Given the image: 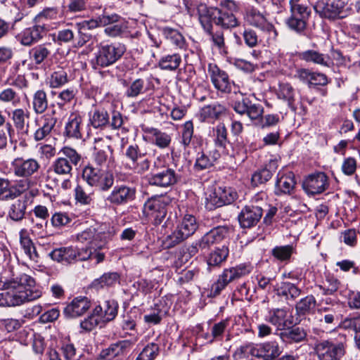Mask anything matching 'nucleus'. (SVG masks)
I'll return each instance as SVG.
<instances>
[{
	"label": "nucleus",
	"instance_id": "f257e3e1",
	"mask_svg": "<svg viewBox=\"0 0 360 360\" xmlns=\"http://www.w3.org/2000/svg\"><path fill=\"white\" fill-rule=\"evenodd\" d=\"M237 10V6L233 0H222L219 8H211L210 15L212 16L215 25L225 29L237 27L239 25L233 12Z\"/></svg>",
	"mask_w": 360,
	"mask_h": 360
},
{
	"label": "nucleus",
	"instance_id": "f03ea898",
	"mask_svg": "<svg viewBox=\"0 0 360 360\" xmlns=\"http://www.w3.org/2000/svg\"><path fill=\"white\" fill-rule=\"evenodd\" d=\"M197 229L198 224L195 217L191 214L185 215L172 233L165 239V246L167 248L176 246L191 236Z\"/></svg>",
	"mask_w": 360,
	"mask_h": 360
},
{
	"label": "nucleus",
	"instance_id": "7ed1b4c3",
	"mask_svg": "<svg viewBox=\"0 0 360 360\" xmlns=\"http://www.w3.org/2000/svg\"><path fill=\"white\" fill-rule=\"evenodd\" d=\"M173 198L168 195H155L149 198L143 205L144 214L153 219L155 224H160L165 218L167 207Z\"/></svg>",
	"mask_w": 360,
	"mask_h": 360
},
{
	"label": "nucleus",
	"instance_id": "20e7f679",
	"mask_svg": "<svg viewBox=\"0 0 360 360\" xmlns=\"http://www.w3.org/2000/svg\"><path fill=\"white\" fill-rule=\"evenodd\" d=\"M125 50L124 46L120 43L101 44L96 53L95 64L101 68L108 67L117 61Z\"/></svg>",
	"mask_w": 360,
	"mask_h": 360
},
{
	"label": "nucleus",
	"instance_id": "39448f33",
	"mask_svg": "<svg viewBox=\"0 0 360 360\" xmlns=\"http://www.w3.org/2000/svg\"><path fill=\"white\" fill-rule=\"evenodd\" d=\"M346 4L345 0H328L327 2L319 1L314 5V8L321 18L335 20L345 17L344 8Z\"/></svg>",
	"mask_w": 360,
	"mask_h": 360
},
{
	"label": "nucleus",
	"instance_id": "423d86ee",
	"mask_svg": "<svg viewBox=\"0 0 360 360\" xmlns=\"http://www.w3.org/2000/svg\"><path fill=\"white\" fill-rule=\"evenodd\" d=\"M315 352L319 360H340L345 354V349L341 342L323 340L316 344Z\"/></svg>",
	"mask_w": 360,
	"mask_h": 360
},
{
	"label": "nucleus",
	"instance_id": "0eeeda50",
	"mask_svg": "<svg viewBox=\"0 0 360 360\" xmlns=\"http://www.w3.org/2000/svg\"><path fill=\"white\" fill-rule=\"evenodd\" d=\"M291 15L286 20V24L289 29L297 33L303 32L307 27V20L310 11L308 8L302 4H296L291 6Z\"/></svg>",
	"mask_w": 360,
	"mask_h": 360
},
{
	"label": "nucleus",
	"instance_id": "6e6552de",
	"mask_svg": "<svg viewBox=\"0 0 360 360\" xmlns=\"http://www.w3.org/2000/svg\"><path fill=\"white\" fill-rule=\"evenodd\" d=\"M251 266L247 264H240L236 267L225 269L219 279L212 285L214 292H219L232 281L248 274Z\"/></svg>",
	"mask_w": 360,
	"mask_h": 360
},
{
	"label": "nucleus",
	"instance_id": "1a4fd4ad",
	"mask_svg": "<svg viewBox=\"0 0 360 360\" xmlns=\"http://www.w3.org/2000/svg\"><path fill=\"white\" fill-rule=\"evenodd\" d=\"M272 325L276 326L277 330H285L296 324L292 311L285 309H276L270 311L266 319Z\"/></svg>",
	"mask_w": 360,
	"mask_h": 360
},
{
	"label": "nucleus",
	"instance_id": "9d476101",
	"mask_svg": "<svg viewBox=\"0 0 360 360\" xmlns=\"http://www.w3.org/2000/svg\"><path fill=\"white\" fill-rule=\"evenodd\" d=\"M13 172L18 177H30L40 168L39 162L34 158H16L11 162Z\"/></svg>",
	"mask_w": 360,
	"mask_h": 360
},
{
	"label": "nucleus",
	"instance_id": "9b49d317",
	"mask_svg": "<svg viewBox=\"0 0 360 360\" xmlns=\"http://www.w3.org/2000/svg\"><path fill=\"white\" fill-rule=\"evenodd\" d=\"M112 237L110 232H97L95 229H88L77 235V240L91 245V248L101 249Z\"/></svg>",
	"mask_w": 360,
	"mask_h": 360
},
{
	"label": "nucleus",
	"instance_id": "f8f14e48",
	"mask_svg": "<svg viewBox=\"0 0 360 360\" xmlns=\"http://www.w3.org/2000/svg\"><path fill=\"white\" fill-rule=\"evenodd\" d=\"M132 343L129 340H121L109 345L101 351L96 360H122Z\"/></svg>",
	"mask_w": 360,
	"mask_h": 360
},
{
	"label": "nucleus",
	"instance_id": "ddd939ff",
	"mask_svg": "<svg viewBox=\"0 0 360 360\" xmlns=\"http://www.w3.org/2000/svg\"><path fill=\"white\" fill-rule=\"evenodd\" d=\"M245 20L250 25L266 32L269 39L274 40L276 38L277 32L274 27L259 11L255 9L250 10L245 15Z\"/></svg>",
	"mask_w": 360,
	"mask_h": 360
},
{
	"label": "nucleus",
	"instance_id": "4468645a",
	"mask_svg": "<svg viewBox=\"0 0 360 360\" xmlns=\"http://www.w3.org/2000/svg\"><path fill=\"white\" fill-rule=\"evenodd\" d=\"M208 74L214 87L224 93H229L231 83L227 73L221 70L217 65L210 63L208 65Z\"/></svg>",
	"mask_w": 360,
	"mask_h": 360
},
{
	"label": "nucleus",
	"instance_id": "2eb2a0df",
	"mask_svg": "<svg viewBox=\"0 0 360 360\" xmlns=\"http://www.w3.org/2000/svg\"><path fill=\"white\" fill-rule=\"evenodd\" d=\"M328 186V177L323 172H317L309 175L303 183L304 191L311 195L321 193L326 190Z\"/></svg>",
	"mask_w": 360,
	"mask_h": 360
},
{
	"label": "nucleus",
	"instance_id": "dca6fc26",
	"mask_svg": "<svg viewBox=\"0 0 360 360\" xmlns=\"http://www.w3.org/2000/svg\"><path fill=\"white\" fill-rule=\"evenodd\" d=\"M262 217V209L259 205H246L238 215L240 225L243 228L255 226Z\"/></svg>",
	"mask_w": 360,
	"mask_h": 360
},
{
	"label": "nucleus",
	"instance_id": "f3484780",
	"mask_svg": "<svg viewBox=\"0 0 360 360\" xmlns=\"http://www.w3.org/2000/svg\"><path fill=\"white\" fill-rule=\"evenodd\" d=\"M135 193L133 188L125 185L116 186L106 200L114 205H122L134 200Z\"/></svg>",
	"mask_w": 360,
	"mask_h": 360
},
{
	"label": "nucleus",
	"instance_id": "a211bd4d",
	"mask_svg": "<svg viewBox=\"0 0 360 360\" xmlns=\"http://www.w3.org/2000/svg\"><path fill=\"white\" fill-rule=\"evenodd\" d=\"M295 77L304 83H307L309 86H326L328 83V79L325 74L311 72L305 68L297 69Z\"/></svg>",
	"mask_w": 360,
	"mask_h": 360
},
{
	"label": "nucleus",
	"instance_id": "6ab92c4d",
	"mask_svg": "<svg viewBox=\"0 0 360 360\" xmlns=\"http://www.w3.org/2000/svg\"><path fill=\"white\" fill-rule=\"evenodd\" d=\"M56 122V118L49 114H46L39 118H37L35 122L38 126V129L34 133V139L36 141L44 139L51 134Z\"/></svg>",
	"mask_w": 360,
	"mask_h": 360
},
{
	"label": "nucleus",
	"instance_id": "aec40b11",
	"mask_svg": "<svg viewBox=\"0 0 360 360\" xmlns=\"http://www.w3.org/2000/svg\"><path fill=\"white\" fill-rule=\"evenodd\" d=\"M179 176L175 171L168 168L156 174H153L149 178L150 185L162 188H167L175 184Z\"/></svg>",
	"mask_w": 360,
	"mask_h": 360
},
{
	"label": "nucleus",
	"instance_id": "412c9836",
	"mask_svg": "<svg viewBox=\"0 0 360 360\" xmlns=\"http://www.w3.org/2000/svg\"><path fill=\"white\" fill-rule=\"evenodd\" d=\"M89 298L80 295L72 300L64 309V314L68 317H77L84 314L91 307Z\"/></svg>",
	"mask_w": 360,
	"mask_h": 360
},
{
	"label": "nucleus",
	"instance_id": "4be33fe9",
	"mask_svg": "<svg viewBox=\"0 0 360 360\" xmlns=\"http://www.w3.org/2000/svg\"><path fill=\"white\" fill-rule=\"evenodd\" d=\"M48 30L44 25H36L22 31L20 36V43L24 46H31L41 39Z\"/></svg>",
	"mask_w": 360,
	"mask_h": 360
},
{
	"label": "nucleus",
	"instance_id": "5701e85b",
	"mask_svg": "<svg viewBox=\"0 0 360 360\" xmlns=\"http://www.w3.org/2000/svg\"><path fill=\"white\" fill-rule=\"evenodd\" d=\"M228 234L229 229L226 226H219L215 227L200 238V245L207 250L211 245L221 242L227 237Z\"/></svg>",
	"mask_w": 360,
	"mask_h": 360
},
{
	"label": "nucleus",
	"instance_id": "b1692460",
	"mask_svg": "<svg viewBox=\"0 0 360 360\" xmlns=\"http://www.w3.org/2000/svg\"><path fill=\"white\" fill-rule=\"evenodd\" d=\"M118 310V304L115 300H106L102 304L94 309V313L99 317L101 322L105 323L113 320Z\"/></svg>",
	"mask_w": 360,
	"mask_h": 360
},
{
	"label": "nucleus",
	"instance_id": "393cba45",
	"mask_svg": "<svg viewBox=\"0 0 360 360\" xmlns=\"http://www.w3.org/2000/svg\"><path fill=\"white\" fill-rule=\"evenodd\" d=\"M35 281L30 276L22 274L19 281H10L4 285V290H15L16 292H34Z\"/></svg>",
	"mask_w": 360,
	"mask_h": 360
},
{
	"label": "nucleus",
	"instance_id": "a878e982",
	"mask_svg": "<svg viewBox=\"0 0 360 360\" xmlns=\"http://www.w3.org/2000/svg\"><path fill=\"white\" fill-rule=\"evenodd\" d=\"M295 185L292 172H278L276 182L275 193L276 195L290 194Z\"/></svg>",
	"mask_w": 360,
	"mask_h": 360
},
{
	"label": "nucleus",
	"instance_id": "bb28decb",
	"mask_svg": "<svg viewBox=\"0 0 360 360\" xmlns=\"http://www.w3.org/2000/svg\"><path fill=\"white\" fill-rule=\"evenodd\" d=\"M82 117L78 112H72L65 124L64 134L69 138L81 139V124Z\"/></svg>",
	"mask_w": 360,
	"mask_h": 360
},
{
	"label": "nucleus",
	"instance_id": "cd10ccee",
	"mask_svg": "<svg viewBox=\"0 0 360 360\" xmlns=\"http://www.w3.org/2000/svg\"><path fill=\"white\" fill-rule=\"evenodd\" d=\"M226 112V108L224 105L219 103H214L213 104L205 105L200 109L199 119L201 122L218 120Z\"/></svg>",
	"mask_w": 360,
	"mask_h": 360
},
{
	"label": "nucleus",
	"instance_id": "c85d7f7f",
	"mask_svg": "<svg viewBox=\"0 0 360 360\" xmlns=\"http://www.w3.org/2000/svg\"><path fill=\"white\" fill-rule=\"evenodd\" d=\"M30 112L27 109L16 108L11 112V120L15 129L22 133L27 134L30 131V124H25L26 120L29 119Z\"/></svg>",
	"mask_w": 360,
	"mask_h": 360
},
{
	"label": "nucleus",
	"instance_id": "c756f323",
	"mask_svg": "<svg viewBox=\"0 0 360 360\" xmlns=\"http://www.w3.org/2000/svg\"><path fill=\"white\" fill-rule=\"evenodd\" d=\"M39 297V295L35 294H26V296L18 294H0V307H15Z\"/></svg>",
	"mask_w": 360,
	"mask_h": 360
},
{
	"label": "nucleus",
	"instance_id": "7c9ffc66",
	"mask_svg": "<svg viewBox=\"0 0 360 360\" xmlns=\"http://www.w3.org/2000/svg\"><path fill=\"white\" fill-rule=\"evenodd\" d=\"M281 354V349L276 341L266 342L259 345V358L264 360H274Z\"/></svg>",
	"mask_w": 360,
	"mask_h": 360
},
{
	"label": "nucleus",
	"instance_id": "2f4dec72",
	"mask_svg": "<svg viewBox=\"0 0 360 360\" xmlns=\"http://www.w3.org/2000/svg\"><path fill=\"white\" fill-rule=\"evenodd\" d=\"M77 250L72 247H64L53 250L50 256L58 262L71 263L77 259Z\"/></svg>",
	"mask_w": 360,
	"mask_h": 360
},
{
	"label": "nucleus",
	"instance_id": "473e14b6",
	"mask_svg": "<svg viewBox=\"0 0 360 360\" xmlns=\"http://www.w3.org/2000/svg\"><path fill=\"white\" fill-rule=\"evenodd\" d=\"M277 168L276 160H271L266 167L256 172L252 176V183L255 186L265 184L273 175Z\"/></svg>",
	"mask_w": 360,
	"mask_h": 360
},
{
	"label": "nucleus",
	"instance_id": "72a5a7b5",
	"mask_svg": "<svg viewBox=\"0 0 360 360\" xmlns=\"http://www.w3.org/2000/svg\"><path fill=\"white\" fill-rule=\"evenodd\" d=\"M51 44L50 43L39 44L29 52L30 58L34 64H41L51 54Z\"/></svg>",
	"mask_w": 360,
	"mask_h": 360
},
{
	"label": "nucleus",
	"instance_id": "f704fd0d",
	"mask_svg": "<svg viewBox=\"0 0 360 360\" xmlns=\"http://www.w3.org/2000/svg\"><path fill=\"white\" fill-rule=\"evenodd\" d=\"M27 210V200L22 198L14 200L10 205L8 216L15 221L24 219Z\"/></svg>",
	"mask_w": 360,
	"mask_h": 360
},
{
	"label": "nucleus",
	"instance_id": "c9c22d12",
	"mask_svg": "<svg viewBox=\"0 0 360 360\" xmlns=\"http://www.w3.org/2000/svg\"><path fill=\"white\" fill-rule=\"evenodd\" d=\"M94 162L100 167H112L114 163V158L110 146H106L103 149L98 150L94 155Z\"/></svg>",
	"mask_w": 360,
	"mask_h": 360
},
{
	"label": "nucleus",
	"instance_id": "e433bc0d",
	"mask_svg": "<svg viewBox=\"0 0 360 360\" xmlns=\"http://www.w3.org/2000/svg\"><path fill=\"white\" fill-rule=\"evenodd\" d=\"M300 58L306 62L314 63L325 67H329V58L314 50H308L300 54Z\"/></svg>",
	"mask_w": 360,
	"mask_h": 360
},
{
	"label": "nucleus",
	"instance_id": "4c0bfd02",
	"mask_svg": "<svg viewBox=\"0 0 360 360\" xmlns=\"http://www.w3.org/2000/svg\"><path fill=\"white\" fill-rule=\"evenodd\" d=\"M307 333L300 327H290L280 333V338L286 342H299L306 338Z\"/></svg>",
	"mask_w": 360,
	"mask_h": 360
},
{
	"label": "nucleus",
	"instance_id": "58836bf2",
	"mask_svg": "<svg viewBox=\"0 0 360 360\" xmlns=\"http://www.w3.org/2000/svg\"><path fill=\"white\" fill-rule=\"evenodd\" d=\"M119 15L117 14L102 15L98 17V20H85L81 22V27H87L89 29H94L99 26H107L114 22L117 21Z\"/></svg>",
	"mask_w": 360,
	"mask_h": 360
},
{
	"label": "nucleus",
	"instance_id": "ea45409f",
	"mask_svg": "<svg viewBox=\"0 0 360 360\" xmlns=\"http://www.w3.org/2000/svg\"><path fill=\"white\" fill-rule=\"evenodd\" d=\"M20 242L25 253L29 257L30 259L34 260L37 258L38 255L35 247L32 240L29 237L26 229H22L20 231Z\"/></svg>",
	"mask_w": 360,
	"mask_h": 360
},
{
	"label": "nucleus",
	"instance_id": "a19ab883",
	"mask_svg": "<svg viewBox=\"0 0 360 360\" xmlns=\"http://www.w3.org/2000/svg\"><path fill=\"white\" fill-rule=\"evenodd\" d=\"M227 129L223 123H219L213 128L214 144L217 147L224 149L229 143Z\"/></svg>",
	"mask_w": 360,
	"mask_h": 360
},
{
	"label": "nucleus",
	"instance_id": "79ce46f5",
	"mask_svg": "<svg viewBox=\"0 0 360 360\" xmlns=\"http://www.w3.org/2000/svg\"><path fill=\"white\" fill-rule=\"evenodd\" d=\"M33 110L37 114H42L48 108V99L44 90H38L33 95Z\"/></svg>",
	"mask_w": 360,
	"mask_h": 360
},
{
	"label": "nucleus",
	"instance_id": "37998d69",
	"mask_svg": "<svg viewBox=\"0 0 360 360\" xmlns=\"http://www.w3.org/2000/svg\"><path fill=\"white\" fill-rule=\"evenodd\" d=\"M229 255V249L226 246L217 248L212 252L207 258V265L211 266H219L224 262Z\"/></svg>",
	"mask_w": 360,
	"mask_h": 360
},
{
	"label": "nucleus",
	"instance_id": "c03bdc74",
	"mask_svg": "<svg viewBox=\"0 0 360 360\" xmlns=\"http://www.w3.org/2000/svg\"><path fill=\"white\" fill-rule=\"evenodd\" d=\"M103 171L101 168L88 165L83 169L82 178L89 186H94Z\"/></svg>",
	"mask_w": 360,
	"mask_h": 360
},
{
	"label": "nucleus",
	"instance_id": "a18cd8bd",
	"mask_svg": "<svg viewBox=\"0 0 360 360\" xmlns=\"http://www.w3.org/2000/svg\"><path fill=\"white\" fill-rule=\"evenodd\" d=\"M68 82V73L62 68L53 71L48 78V83L51 88H59Z\"/></svg>",
	"mask_w": 360,
	"mask_h": 360
},
{
	"label": "nucleus",
	"instance_id": "49530a36",
	"mask_svg": "<svg viewBox=\"0 0 360 360\" xmlns=\"http://www.w3.org/2000/svg\"><path fill=\"white\" fill-rule=\"evenodd\" d=\"M279 98L286 101L290 108L295 110V90L293 87L288 83H282L279 85L278 93Z\"/></svg>",
	"mask_w": 360,
	"mask_h": 360
},
{
	"label": "nucleus",
	"instance_id": "de8ad7c7",
	"mask_svg": "<svg viewBox=\"0 0 360 360\" xmlns=\"http://www.w3.org/2000/svg\"><path fill=\"white\" fill-rule=\"evenodd\" d=\"M181 62V56L177 53L167 55L162 57L159 61V67L165 70H175Z\"/></svg>",
	"mask_w": 360,
	"mask_h": 360
},
{
	"label": "nucleus",
	"instance_id": "09e8293b",
	"mask_svg": "<svg viewBox=\"0 0 360 360\" xmlns=\"http://www.w3.org/2000/svg\"><path fill=\"white\" fill-rule=\"evenodd\" d=\"M147 131L152 134L154 143L158 147L165 148L169 146L172 139L168 134L155 128L148 129Z\"/></svg>",
	"mask_w": 360,
	"mask_h": 360
},
{
	"label": "nucleus",
	"instance_id": "8fccbe9b",
	"mask_svg": "<svg viewBox=\"0 0 360 360\" xmlns=\"http://www.w3.org/2000/svg\"><path fill=\"white\" fill-rule=\"evenodd\" d=\"M234 355L239 359L248 358L250 356L259 358V345H255L253 343L243 345L236 350Z\"/></svg>",
	"mask_w": 360,
	"mask_h": 360
},
{
	"label": "nucleus",
	"instance_id": "3c124183",
	"mask_svg": "<svg viewBox=\"0 0 360 360\" xmlns=\"http://www.w3.org/2000/svg\"><path fill=\"white\" fill-rule=\"evenodd\" d=\"M90 123L94 128H100L109 123V115L103 109H97L90 116Z\"/></svg>",
	"mask_w": 360,
	"mask_h": 360
},
{
	"label": "nucleus",
	"instance_id": "603ef678",
	"mask_svg": "<svg viewBox=\"0 0 360 360\" xmlns=\"http://www.w3.org/2000/svg\"><path fill=\"white\" fill-rule=\"evenodd\" d=\"M294 248L292 245L276 246L271 250L272 255L280 262L289 261Z\"/></svg>",
	"mask_w": 360,
	"mask_h": 360
},
{
	"label": "nucleus",
	"instance_id": "864d4df0",
	"mask_svg": "<svg viewBox=\"0 0 360 360\" xmlns=\"http://www.w3.org/2000/svg\"><path fill=\"white\" fill-rule=\"evenodd\" d=\"M160 347L158 344L152 342L148 344L142 349L136 360H154L158 355Z\"/></svg>",
	"mask_w": 360,
	"mask_h": 360
},
{
	"label": "nucleus",
	"instance_id": "5fc2aeb1",
	"mask_svg": "<svg viewBox=\"0 0 360 360\" xmlns=\"http://www.w3.org/2000/svg\"><path fill=\"white\" fill-rule=\"evenodd\" d=\"M207 34L210 35L212 46L218 49L219 53H226L224 32L221 30H217L216 32L210 30Z\"/></svg>",
	"mask_w": 360,
	"mask_h": 360
},
{
	"label": "nucleus",
	"instance_id": "6e6d98bb",
	"mask_svg": "<svg viewBox=\"0 0 360 360\" xmlns=\"http://www.w3.org/2000/svg\"><path fill=\"white\" fill-rule=\"evenodd\" d=\"M61 156L60 158L68 160V162L73 166H77L81 161V155L79 154L76 150L72 148L65 146L63 147L59 153Z\"/></svg>",
	"mask_w": 360,
	"mask_h": 360
},
{
	"label": "nucleus",
	"instance_id": "4d7b16f0",
	"mask_svg": "<svg viewBox=\"0 0 360 360\" xmlns=\"http://www.w3.org/2000/svg\"><path fill=\"white\" fill-rule=\"evenodd\" d=\"M72 167L73 165H70L68 160L59 157L55 160L51 166L53 172L58 175L70 174Z\"/></svg>",
	"mask_w": 360,
	"mask_h": 360
},
{
	"label": "nucleus",
	"instance_id": "13d9d810",
	"mask_svg": "<svg viewBox=\"0 0 360 360\" xmlns=\"http://www.w3.org/2000/svg\"><path fill=\"white\" fill-rule=\"evenodd\" d=\"M165 37L171 43L176 45L179 48H183L185 44V40L182 34L176 30L166 27L163 30Z\"/></svg>",
	"mask_w": 360,
	"mask_h": 360
},
{
	"label": "nucleus",
	"instance_id": "bf43d9fd",
	"mask_svg": "<svg viewBox=\"0 0 360 360\" xmlns=\"http://www.w3.org/2000/svg\"><path fill=\"white\" fill-rule=\"evenodd\" d=\"M75 200L84 205H90L93 201V193L88 192L82 186L77 185L75 188Z\"/></svg>",
	"mask_w": 360,
	"mask_h": 360
},
{
	"label": "nucleus",
	"instance_id": "052dcab7",
	"mask_svg": "<svg viewBox=\"0 0 360 360\" xmlns=\"http://www.w3.org/2000/svg\"><path fill=\"white\" fill-rule=\"evenodd\" d=\"M127 29L126 24L124 21L120 20V17L117 21L108 25L104 32L105 33L112 37H115L122 34Z\"/></svg>",
	"mask_w": 360,
	"mask_h": 360
},
{
	"label": "nucleus",
	"instance_id": "680f3d73",
	"mask_svg": "<svg viewBox=\"0 0 360 360\" xmlns=\"http://www.w3.org/2000/svg\"><path fill=\"white\" fill-rule=\"evenodd\" d=\"M145 82L142 79H136L133 81L127 87L125 96L128 98H135L143 93Z\"/></svg>",
	"mask_w": 360,
	"mask_h": 360
},
{
	"label": "nucleus",
	"instance_id": "e2e57ef3",
	"mask_svg": "<svg viewBox=\"0 0 360 360\" xmlns=\"http://www.w3.org/2000/svg\"><path fill=\"white\" fill-rule=\"evenodd\" d=\"M316 306V300L314 297L310 295L302 299L296 304V310L299 314H304L314 309Z\"/></svg>",
	"mask_w": 360,
	"mask_h": 360
},
{
	"label": "nucleus",
	"instance_id": "0e129e2a",
	"mask_svg": "<svg viewBox=\"0 0 360 360\" xmlns=\"http://www.w3.org/2000/svg\"><path fill=\"white\" fill-rule=\"evenodd\" d=\"M217 194L219 195V199L222 200L224 205L231 204L237 198L236 192L230 187H217Z\"/></svg>",
	"mask_w": 360,
	"mask_h": 360
},
{
	"label": "nucleus",
	"instance_id": "69168bd1",
	"mask_svg": "<svg viewBox=\"0 0 360 360\" xmlns=\"http://www.w3.org/2000/svg\"><path fill=\"white\" fill-rule=\"evenodd\" d=\"M0 101L3 103H11L15 106L20 103V98L13 89L9 87L0 92Z\"/></svg>",
	"mask_w": 360,
	"mask_h": 360
},
{
	"label": "nucleus",
	"instance_id": "338daca9",
	"mask_svg": "<svg viewBox=\"0 0 360 360\" xmlns=\"http://www.w3.org/2000/svg\"><path fill=\"white\" fill-rule=\"evenodd\" d=\"M113 183L114 176L112 174L106 171H103L94 187H96L101 191H105L109 190L112 186Z\"/></svg>",
	"mask_w": 360,
	"mask_h": 360
},
{
	"label": "nucleus",
	"instance_id": "774afa93",
	"mask_svg": "<svg viewBox=\"0 0 360 360\" xmlns=\"http://www.w3.org/2000/svg\"><path fill=\"white\" fill-rule=\"evenodd\" d=\"M75 33L70 28L62 29L58 31L55 41L58 44L75 43Z\"/></svg>",
	"mask_w": 360,
	"mask_h": 360
}]
</instances>
